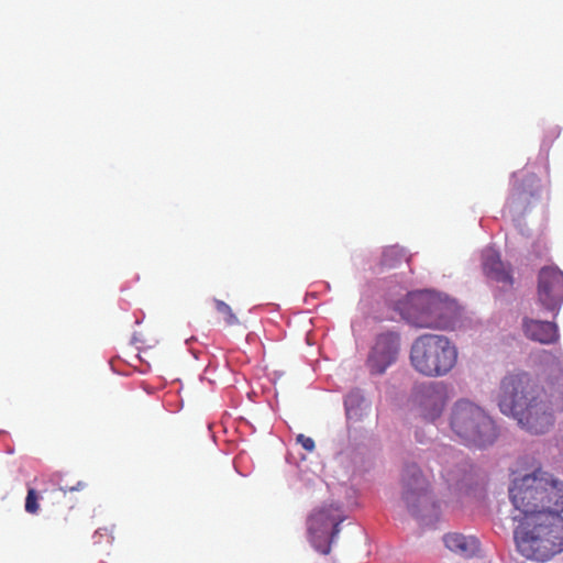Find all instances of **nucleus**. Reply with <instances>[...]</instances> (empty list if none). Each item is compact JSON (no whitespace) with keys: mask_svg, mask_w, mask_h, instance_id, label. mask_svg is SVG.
Here are the masks:
<instances>
[{"mask_svg":"<svg viewBox=\"0 0 563 563\" xmlns=\"http://www.w3.org/2000/svg\"><path fill=\"white\" fill-rule=\"evenodd\" d=\"M500 411L533 434H542L554 423V396L533 375L519 371L503 377L497 394Z\"/></svg>","mask_w":563,"mask_h":563,"instance_id":"obj_1","label":"nucleus"},{"mask_svg":"<svg viewBox=\"0 0 563 563\" xmlns=\"http://www.w3.org/2000/svg\"><path fill=\"white\" fill-rule=\"evenodd\" d=\"M563 511L529 518L514 531L517 551L527 560L545 563L563 552Z\"/></svg>","mask_w":563,"mask_h":563,"instance_id":"obj_2","label":"nucleus"},{"mask_svg":"<svg viewBox=\"0 0 563 563\" xmlns=\"http://www.w3.org/2000/svg\"><path fill=\"white\" fill-rule=\"evenodd\" d=\"M509 498L517 510L530 518L547 511H563V482L538 468L512 481Z\"/></svg>","mask_w":563,"mask_h":563,"instance_id":"obj_3","label":"nucleus"},{"mask_svg":"<svg viewBox=\"0 0 563 563\" xmlns=\"http://www.w3.org/2000/svg\"><path fill=\"white\" fill-rule=\"evenodd\" d=\"M395 309L415 327L440 330L449 329L460 312L454 299L433 290L408 292L395 302Z\"/></svg>","mask_w":563,"mask_h":563,"instance_id":"obj_4","label":"nucleus"},{"mask_svg":"<svg viewBox=\"0 0 563 563\" xmlns=\"http://www.w3.org/2000/svg\"><path fill=\"white\" fill-rule=\"evenodd\" d=\"M459 350L455 343L443 334L424 333L411 344L409 361L420 375L430 378L450 374L457 364Z\"/></svg>","mask_w":563,"mask_h":563,"instance_id":"obj_5","label":"nucleus"},{"mask_svg":"<svg viewBox=\"0 0 563 563\" xmlns=\"http://www.w3.org/2000/svg\"><path fill=\"white\" fill-rule=\"evenodd\" d=\"M450 426L466 445L485 448L497 439V429L493 419L484 409L468 400L455 402Z\"/></svg>","mask_w":563,"mask_h":563,"instance_id":"obj_6","label":"nucleus"},{"mask_svg":"<svg viewBox=\"0 0 563 563\" xmlns=\"http://www.w3.org/2000/svg\"><path fill=\"white\" fill-rule=\"evenodd\" d=\"M401 499L415 517H431L439 506L433 499L430 483L416 464L407 465L401 476Z\"/></svg>","mask_w":563,"mask_h":563,"instance_id":"obj_7","label":"nucleus"},{"mask_svg":"<svg viewBox=\"0 0 563 563\" xmlns=\"http://www.w3.org/2000/svg\"><path fill=\"white\" fill-rule=\"evenodd\" d=\"M343 516L339 507L333 505L314 509L307 520V529L311 544L321 554H329L331 543L339 533V525Z\"/></svg>","mask_w":563,"mask_h":563,"instance_id":"obj_8","label":"nucleus"},{"mask_svg":"<svg viewBox=\"0 0 563 563\" xmlns=\"http://www.w3.org/2000/svg\"><path fill=\"white\" fill-rule=\"evenodd\" d=\"M399 352L400 336L398 333L393 331L379 333L366 361L371 374H384L397 361Z\"/></svg>","mask_w":563,"mask_h":563,"instance_id":"obj_9","label":"nucleus"},{"mask_svg":"<svg viewBox=\"0 0 563 563\" xmlns=\"http://www.w3.org/2000/svg\"><path fill=\"white\" fill-rule=\"evenodd\" d=\"M420 416L426 421H434L441 417L446 401L448 393L443 383L431 382L421 385L415 395Z\"/></svg>","mask_w":563,"mask_h":563,"instance_id":"obj_10","label":"nucleus"},{"mask_svg":"<svg viewBox=\"0 0 563 563\" xmlns=\"http://www.w3.org/2000/svg\"><path fill=\"white\" fill-rule=\"evenodd\" d=\"M522 331L526 338L541 344H553L559 341L560 334L554 322L523 318Z\"/></svg>","mask_w":563,"mask_h":563,"instance_id":"obj_11","label":"nucleus"},{"mask_svg":"<svg viewBox=\"0 0 563 563\" xmlns=\"http://www.w3.org/2000/svg\"><path fill=\"white\" fill-rule=\"evenodd\" d=\"M482 267L484 275L495 282H512L510 268L501 261L500 254L487 247L482 253Z\"/></svg>","mask_w":563,"mask_h":563,"instance_id":"obj_12","label":"nucleus"},{"mask_svg":"<svg viewBox=\"0 0 563 563\" xmlns=\"http://www.w3.org/2000/svg\"><path fill=\"white\" fill-rule=\"evenodd\" d=\"M445 547L460 555L472 556L478 551V540L474 537H465L460 533H448L443 538Z\"/></svg>","mask_w":563,"mask_h":563,"instance_id":"obj_13","label":"nucleus"},{"mask_svg":"<svg viewBox=\"0 0 563 563\" xmlns=\"http://www.w3.org/2000/svg\"><path fill=\"white\" fill-rule=\"evenodd\" d=\"M538 297L544 309L559 310L563 303V284H539Z\"/></svg>","mask_w":563,"mask_h":563,"instance_id":"obj_14","label":"nucleus"},{"mask_svg":"<svg viewBox=\"0 0 563 563\" xmlns=\"http://www.w3.org/2000/svg\"><path fill=\"white\" fill-rule=\"evenodd\" d=\"M442 477L450 488L461 489L466 484L471 474L466 463L460 464L456 457H453V467L445 466L442 471Z\"/></svg>","mask_w":563,"mask_h":563,"instance_id":"obj_15","label":"nucleus"},{"mask_svg":"<svg viewBox=\"0 0 563 563\" xmlns=\"http://www.w3.org/2000/svg\"><path fill=\"white\" fill-rule=\"evenodd\" d=\"M409 258L408 252L402 246L389 245L383 250L379 265L382 269H391L408 263Z\"/></svg>","mask_w":563,"mask_h":563,"instance_id":"obj_16","label":"nucleus"},{"mask_svg":"<svg viewBox=\"0 0 563 563\" xmlns=\"http://www.w3.org/2000/svg\"><path fill=\"white\" fill-rule=\"evenodd\" d=\"M213 305H214L216 311L220 316H222V319H223V322L225 325L233 327V325L239 324V319H238L236 314L233 312L232 308L227 302L214 298Z\"/></svg>","mask_w":563,"mask_h":563,"instance_id":"obj_17","label":"nucleus"},{"mask_svg":"<svg viewBox=\"0 0 563 563\" xmlns=\"http://www.w3.org/2000/svg\"><path fill=\"white\" fill-rule=\"evenodd\" d=\"M563 279V272L554 265L544 266L539 272L538 282H561Z\"/></svg>","mask_w":563,"mask_h":563,"instance_id":"obj_18","label":"nucleus"},{"mask_svg":"<svg viewBox=\"0 0 563 563\" xmlns=\"http://www.w3.org/2000/svg\"><path fill=\"white\" fill-rule=\"evenodd\" d=\"M38 498H40V496L34 488L27 489V495L25 498V511L26 512L34 515L38 511V509H40Z\"/></svg>","mask_w":563,"mask_h":563,"instance_id":"obj_19","label":"nucleus"},{"mask_svg":"<svg viewBox=\"0 0 563 563\" xmlns=\"http://www.w3.org/2000/svg\"><path fill=\"white\" fill-rule=\"evenodd\" d=\"M102 538H106L108 543H112L114 540L113 529L108 527L99 528L93 534V542L96 544H100L102 542Z\"/></svg>","mask_w":563,"mask_h":563,"instance_id":"obj_20","label":"nucleus"},{"mask_svg":"<svg viewBox=\"0 0 563 563\" xmlns=\"http://www.w3.org/2000/svg\"><path fill=\"white\" fill-rule=\"evenodd\" d=\"M297 442L299 444H301V446L308 451V452H312L314 451L316 449V444H314V441L312 438H309V437H306L303 434H298L297 435Z\"/></svg>","mask_w":563,"mask_h":563,"instance_id":"obj_21","label":"nucleus"},{"mask_svg":"<svg viewBox=\"0 0 563 563\" xmlns=\"http://www.w3.org/2000/svg\"><path fill=\"white\" fill-rule=\"evenodd\" d=\"M521 195V190L519 187H515L510 197L508 198V203L510 207H515L518 199H519V196Z\"/></svg>","mask_w":563,"mask_h":563,"instance_id":"obj_22","label":"nucleus"},{"mask_svg":"<svg viewBox=\"0 0 563 563\" xmlns=\"http://www.w3.org/2000/svg\"><path fill=\"white\" fill-rule=\"evenodd\" d=\"M86 487V484L82 483V482H78L76 486H71V487H66V488H63L64 492H75V490H80V489H84Z\"/></svg>","mask_w":563,"mask_h":563,"instance_id":"obj_23","label":"nucleus"},{"mask_svg":"<svg viewBox=\"0 0 563 563\" xmlns=\"http://www.w3.org/2000/svg\"><path fill=\"white\" fill-rule=\"evenodd\" d=\"M353 410L350 409V408H346V416H347V419L351 420L353 418Z\"/></svg>","mask_w":563,"mask_h":563,"instance_id":"obj_24","label":"nucleus"},{"mask_svg":"<svg viewBox=\"0 0 563 563\" xmlns=\"http://www.w3.org/2000/svg\"><path fill=\"white\" fill-rule=\"evenodd\" d=\"M560 379V386L562 387V390L560 391V398L563 400V376L559 378Z\"/></svg>","mask_w":563,"mask_h":563,"instance_id":"obj_25","label":"nucleus"}]
</instances>
